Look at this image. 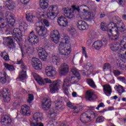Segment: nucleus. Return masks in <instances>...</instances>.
I'll list each match as a JSON object with an SVG mask.
<instances>
[{
    "instance_id": "f257e3e1",
    "label": "nucleus",
    "mask_w": 126,
    "mask_h": 126,
    "mask_svg": "<svg viewBox=\"0 0 126 126\" xmlns=\"http://www.w3.org/2000/svg\"><path fill=\"white\" fill-rule=\"evenodd\" d=\"M1 9L2 7L0 6V32H8L6 33L7 35H12L10 37H14V40H15L18 43V42H21L22 41L21 30L18 28H15L12 31V30L10 28V26H13L14 23H15L14 17L12 14L7 12L5 14L6 20L3 19V13L1 12Z\"/></svg>"
},
{
    "instance_id": "f03ea898",
    "label": "nucleus",
    "mask_w": 126,
    "mask_h": 126,
    "mask_svg": "<svg viewBox=\"0 0 126 126\" xmlns=\"http://www.w3.org/2000/svg\"><path fill=\"white\" fill-rule=\"evenodd\" d=\"M100 29L102 31H107L108 33L109 39L113 41L119 39V32H125L126 31V26L122 21H118L117 24L114 22H110L108 25H106L105 23H101Z\"/></svg>"
},
{
    "instance_id": "7ed1b4c3",
    "label": "nucleus",
    "mask_w": 126,
    "mask_h": 126,
    "mask_svg": "<svg viewBox=\"0 0 126 126\" xmlns=\"http://www.w3.org/2000/svg\"><path fill=\"white\" fill-rule=\"evenodd\" d=\"M71 72L75 77L68 76L65 78L62 86V89L64 91H67V88H68L71 84H76L81 79L80 74H79V72L77 70V69L72 68L71 69Z\"/></svg>"
},
{
    "instance_id": "20e7f679",
    "label": "nucleus",
    "mask_w": 126,
    "mask_h": 126,
    "mask_svg": "<svg viewBox=\"0 0 126 126\" xmlns=\"http://www.w3.org/2000/svg\"><path fill=\"white\" fill-rule=\"evenodd\" d=\"M63 41L59 44V53L62 56H68L71 52V47H70V45L68 44L69 38L66 37L64 38L63 39Z\"/></svg>"
},
{
    "instance_id": "39448f33",
    "label": "nucleus",
    "mask_w": 126,
    "mask_h": 126,
    "mask_svg": "<svg viewBox=\"0 0 126 126\" xmlns=\"http://www.w3.org/2000/svg\"><path fill=\"white\" fill-rule=\"evenodd\" d=\"M96 117H97V114L93 111H88L81 114L80 121H81L83 124H86L87 123H90V122L94 120Z\"/></svg>"
},
{
    "instance_id": "423d86ee",
    "label": "nucleus",
    "mask_w": 126,
    "mask_h": 126,
    "mask_svg": "<svg viewBox=\"0 0 126 126\" xmlns=\"http://www.w3.org/2000/svg\"><path fill=\"white\" fill-rule=\"evenodd\" d=\"M48 10L47 14L48 18L54 20L59 14V7L57 5H51L48 8Z\"/></svg>"
},
{
    "instance_id": "0eeeda50",
    "label": "nucleus",
    "mask_w": 126,
    "mask_h": 126,
    "mask_svg": "<svg viewBox=\"0 0 126 126\" xmlns=\"http://www.w3.org/2000/svg\"><path fill=\"white\" fill-rule=\"evenodd\" d=\"M61 82L59 81H55L49 85V88L51 93L54 94L56 92H59L61 88Z\"/></svg>"
},
{
    "instance_id": "6e6552de",
    "label": "nucleus",
    "mask_w": 126,
    "mask_h": 126,
    "mask_svg": "<svg viewBox=\"0 0 126 126\" xmlns=\"http://www.w3.org/2000/svg\"><path fill=\"white\" fill-rule=\"evenodd\" d=\"M14 36H9L7 37H5L4 38V41L7 42V46L10 50H15V48H16L15 43L13 42V40L14 39Z\"/></svg>"
},
{
    "instance_id": "1a4fd4ad",
    "label": "nucleus",
    "mask_w": 126,
    "mask_h": 126,
    "mask_svg": "<svg viewBox=\"0 0 126 126\" xmlns=\"http://www.w3.org/2000/svg\"><path fill=\"white\" fill-rule=\"evenodd\" d=\"M45 73L48 77H55L57 74V70L55 67L48 66L45 68Z\"/></svg>"
},
{
    "instance_id": "9d476101",
    "label": "nucleus",
    "mask_w": 126,
    "mask_h": 126,
    "mask_svg": "<svg viewBox=\"0 0 126 126\" xmlns=\"http://www.w3.org/2000/svg\"><path fill=\"white\" fill-rule=\"evenodd\" d=\"M0 93L2 94L3 100L6 103H8L10 101V93L8 92V89L3 88L1 91H0Z\"/></svg>"
},
{
    "instance_id": "9b49d317",
    "label": "nucleus",
    "mask_w": 126,
    "mask_h": 126,
    "mask_svg": "<svg viewBox=\"0 0 126 126\" xmlns=\"http://www.w3.org/2000/svg\"><path fill=\"white\" fill-rule=\"evenodd\" d=\"M50 37L54 43L58 44L60 41V32L58 30L52 31L50 33Z\"/></svg>"
},
{
    "instance_id": "f8f14e48",
    "label": "nucleus",
    "mask_w": 126,
    "mask_h": 126,
    "mask_svg": "<svg viewBox=\"0 0 126 126\" xmlns=\"http://www.w3.org/2000/svg\"><path fill=\"white\" fill-rule=\"evenodd\" d=\"M60 71L61 75H66L69 71V66L66 63L61 64L60 67Z\"/></svg>"
},
{
    "instance_id": "ddd939ff",
    "label": "nucleus",
    "mask_w": 126,
    "mask_h": 126,
    "mask_svg": "<svg viewBox=\"0 0 126 126\" xmlns=\"http://www.w3.org/2000/svg\"><path fill=\"white\" fill-rule=\"evenodd\" d=\"M35 31L39 36H45L48 33V30L44 26H37L35 28Z\"/></svg>"
},
{
    "instance_id": "4468645a",
    "label": "nucleus",
    "mask_w": 126,
    "mask_h": 126,
    "mask_svg": "<svg viewBox=\"0 0 126 126\" xmlns=\"http://www.w3.org/2000/svg\"><path fill=\"white\" fill-rule=\"evenodd\" d=\"M32 66L34 69H36L37 70L42 69V63L38 58H33L32 59Z\"/></svg>"
},
{
    "instance_id": "2eb2a0df",
    "label": "nucleus",
    "mask_w": 126,
    "mask_h": 126,
    "mask_svg": "<svg viewBox=\"0 0 126 126\" xmlns=\"http://www.w3.org/2000/svg\"><path fill=\"white\" fill-rule=\"evenodd\" d=\"M28 40L30 43L33 44V45H36L37 43H39V37L35 35L33 32H30Z\"/></svg>"
},
{
    "instance_id": "dca6fc26",
    "label": "nucleus",
    "mask_w": 126,
    "mask_h": 126,
    "mask_svg": "<svg viewBox=\"0 0 126 126\" xmlns=\"http://www.w3.org/2000/svg\"><path fill=\"white\" fill-rule=\"evenodd\" d=\"M74 11H75V10H74L73 8L72 9L68 8V7L64 8V15L69 19H72L74 17V14H73Z\"/></svg>"
},
{
    "instance_id": "f3484780",
    "label": "nucleus",
    "mask_w": 126,
    "mask_h": 126,
    "mask_svg": "<svg viewBox=\"0 0 126 126\" xmlns=\"http://www.w3.org/2000/svg\"><path fill=\"white\" fill-rule=\"evenodd\" d=\"M96 13L88 12L83 15V19L88 20V21H93L95 19Z\"/></svg>"
},
{
    "instance_id": "a211bd4d",
    "label": "nucleus",
    "mask_w": 126,
    "mask_h": 126,
    "mask_svg": "<svg viewBox=\"0 0 126 126\" xmlns=\"http://www.w3.org/2000/svg\"><path fill=\"white\" fill-rule=\"evenodd\" d=\"M20 113L22 116H30V107L27 105H22L21 107Z\"/></svg>"
},
{
    "instance_id": "6ab92c4d",
    "label": "nucleus",
    "mask_w": 126,
    "mask_h": 126,
    "mask_svg": "<svg viewBox=\"0 0 126 126\" xmlns=\"http://www.w3.org/2000/svg\"><path fill=\"white\" fill-rule=\"evenodd\" d=\"M38 54L39 59L42 61H46L48 57V53L46 52V50L42 48H39L38 51Z\"/></svg>"
},
{
    "instance_id": "aec40b11",
    "label": "nucleus",
    "mask_w": 126,
    "mask_h": 126,
    "mask_svg": "<svg viewBox=\"0 0 126 126\" xmlns=\"http://www.w3.org/2000/svg\"><path fill=\"white\" fill-rule=\"evenodd\" d=\"M1 123L6 126H9L12 123V119L10 115H4L1 118Z\"/></svg>"
},
{
    "instance_id": "412c9836",
    "label": "nucleus",
    "mask_w": 126,
    "mask_h": 126,
    "mask_svg": "<svg viewBox=\"0 0 126 126\" xmlns=\"http://www.w3.org/2000/svg\"><path fill=\"white\" fill-rule=\"evenodd\" d=\"M86 99L88 101H95L97 99V95L94 92L88 91L86 92Z\"/></svg>"
},
{
    "instance_id": "4be33fe9",
    "label": "nucleus",
    "mask_w": 126,
    "mask_h": 126,
    "mask_svg": "<svg viewBox=\"0 0 126 126\" xmlns=\"http://www.w3.org/2000/svg\"><path fill=\"white\" fill-rule=\"evenodd\" d=\"M57 22L59 26H61V27H66L68 25V21L63 17H59Z\"/></svg>"
},
{
    "instance_id": "5701e85b",
    "label": "nucleus",
    "mask_w": 126,
    "mask_h": 126,
    "mask_svg": "<svg viewBox=\"0 0 126 126\" xmlns=\"http://www.w3.org/2000/svg\"><path fill=\"white\" fill-rule=\"evenodd\" d=\"M77 28L79 30L83 31V30H86V29H88V24L85 22L84 21L80 20L78 21L77 23Z\"/></svg>"
},
{
    "instance_id": "b1692460",
    "label": "nucleus",
    "mask_w": 126,
    "mask_h": 126,
    "mask_svg": "<svg viewBox=\"0 0 126 126\" xmlns=\"http://www.w3.org/2000/svg\"><path fill=\"white\" fill-rule=\"evenodd\" d=\"M72 8L74 10H77L78 12H81V10H83L84 13L85 14L86 12L88 11V9H89V7L85 5H82L78 6L77 7H75V6H73Z\"/></svg>"
},
{
    "instance_id": "393cba45",
    "label": "nucleus",
    "mask_w": 126,
    "mask_h": 126,
    "mask_svg": "<svg viewBox=\"0 0 126 126\" xmlns=\"http://www.w3.org/2000/svg\"><path fill=\"white\" fill-rule=\"evenodd\" d=\"M52 105L51 99L44 98L42 101V107L43 109H49Z\"/></svg>"
},
{
    "instance_id": "a878e982",
    "label": "nucleus",
    "mask_w": 126,
    "mask_h": 126,
    "mask_svg": "<svg viewBox=\"0 0 126 126\" xmlns=\"http://www.w3.org/2000/svg\"><path fill=\"white\" fill-rule=\"evenodd\" d=\"M33 76L39 85L40 86H43V85H45V81H44V80L42 78V77H41V76H40V75H38V74L36 73H33Z\"/></svg>"
},
{
    "instance_id": "bb28decb",
    "label": "nucleus",
    "mask_w": 126,
    "mask_h": 126,
    "mask_svg": "<svg viewBox=\"0 0 126 126\" xmlns=\"http://www.w3.org/2000/svg\"><path fill=\"white\" fill-rule=\"evenodd\" d=\"M103 92L106 96H110L112 94V87L109 84H105L102 86Z\"/></svg>"
},
{
    "instance_id": "cd10ccee",
    "label": "nucleus",
    "mask_w": 126,
    "mask_h": 126,
    "mask_svg": "<svg viewBox=\"0 0 126 126\" xmlns=\"http://www.w3.org/2000/svg\"><path fill=\"white\" fill-rule=\"evenodd\" d=\"M26 77H27V75L26 74V70L23 69L22 71L19 72V76L17 78L16 80H17V81H21L22 80L26 79Z\"/></svg>"
},
{
    "instance_id": "c85d7f7f",
    "label": "nucleus",
    "mask_w": 126,
    "mask_h": 126,
    "mask_svg": "<svg viewBox=\"0 0 126 126\" xmlns=\"http://www.w3.org/2000/svg\"><path fill=\"white\" fill-rule=\"evenodd\" d=\"M120 45L121 48L120 49V52H124V50H126V37L123 36L121 38Z\"/></svg>"
},
{
    "instance_id": "c756f323",
    "label": "nucleus",
    "mask_w": 126,
    "mask_h": 126,
    "mask_svg": "<svg viewBox=\"0 0 126 126\" xmlns=\"http://www.w3.org/2000/svg\"><path fill=\"white\" fill-rule=\"evenodd\" d=\"M93 47L96 50V51H99V50H101V48L102 47H104L103 45V42L102 41H100V40L95 41L93 44Z\"/></svg>"
},
{
    "instance_id": "7c9ffc66",
    "label": "nucleus",
    "mask_w": 126,
    "mask_h": 126,
    "mask_svg": "<svg viewBox=\"0 0 126 126\" xmlns=\"http://www.w3.org/2000/svg\"><path fill=\"white\" fill-rule=\"evenodd\" d=\"M33 119L35 122H41L43 120V113L36 112L33 115Z\"/></svg>"
},
{
    "instance_id": "2f4dec72",
    "label": "nucleus",
    "mask_w": 126,
    "mask_h": 126,
    "mask_svg": "<svg viewBox=\"0 0 126 126\" xmlns=\"http://www.w3.org/2000/svg\"><path fill=\"white\" fill-rule=\"evenodd\" d=\"M120 47L121 45L118 42H115L110 45V49L112 52H117L120 49Z\"/></svg>"
},
{
    "instance_id": "473e14b6",
    "label": "nucleus",
    "mask_w": 126,
    "mask_h": 126,
    "mask_svg": "<svg viewBox=\"0 0 126 126\" xmlns=\"http://www.w3.org/2000/svg\"><path fill=\"white\" fill-rule=\"evenodd\" d=\"M115 90L118 92L119 95H122L124 92H125V89L124 87L121 85H116L114 87Z\"/></svg>"
},
{
    "instance_id": "72a5a7b5",
    "label": "nucleus",
    "mask_w": 126,
    "mask_h": 126,
    "mask_svg": "<svg viewBox=\"0 0 126 126\" xmlns=\"http://www.w3.org/2000/svg\"><path fill=\"white\" fill-rule=\"evenodd\" d=\"M6 6L8 8L9 10H11V9H14L15 8V5L12 2L11 0H7L5 1Z\"/></svg>"
},
{
    "instance_id": "f704fd0d",
    "label": "nucleus",
    "mask_w": 126,
    "mask_h": 126,
    "mask_svg": "<svg viewBox=\"0 0 126 126\" xmlns=\"http://www.w3.org/2000/svg\"><path fill=\"white\" fill-rule=\"evenodd\" d=\"M85 68L86 70V71L85 70H84L85 73H86L87 71H89V70L90 71H92V70L93 69V65H92V64L91 63H87Z\"/></svg>"
},
{
    "instance_id": "c9c22d12",
    "label": "nucleus",
    "mask_w": 126,
    "mask_h": 126,
    "mask_svg": "<svg viewBox=\"0 0 126 126\" xmlns=\"http://www.w3.org/2000/svg\"><path fill=\"white\" fill-rule=\"evenodd\" d=\"M1 74L3 77H0V82L2 84H4L6 82V73L3 71L1 73Z\"/></svg>"
},
{
    "instance_id": "e433bc0d",
    "label": "nucleus",
    "mask_w": 126,
    "mask_h": 126,
    "mask_svg": "<svg viewBox=\"0 0 126 126\" xmlns=\"http://www.w3.org/2000/svg\"><path fill=\"white\" fill-rule=\"evenodd\" d=\"M88 84L92 87V88H94L95 89V88H97V86H96V85L95 84V83L94 82V81L91 79H89L87 80Z\"/></svg>"
},
{
    "instance_id": "4c0bfd02",
    "label": "nucleus",
    "mask_w": 126,
    "mask_h": 126,
    "mask_svg": "<svg viewBox=\"0 0 126 126\" xmlns=\"http://www.w3.org/2000/svg\"><path fill=\"white\" fill-rule=\"evenodd\" d=\"M39 5L40 7L42 8H44V9L47 8L48 6H49V4L48 2L45 0L40 1Z\"/></svg>"
},
{
    "instance_id": "58836bf2",
    "label": "nucleus",
    "mask_w": 126,
    "mask_h": 126,
    "mask_svg": "<svg viewBox=\"0 0 126 126\" xmlns=\"http://www.w3.org/2000/svg\"><path fill=\"white\" fill-rule=\"evenodd\" d=\"M103 70L104 71H107V70H109V71H111L112 65L109 63H105L103 65Z\"/></svg>"
},
{
    "instance_id": "ea45409f",
    "label": "nucleus",
    "mask_w": 126,
    "mask_h": 126,
    "mask_svg": "<svg viewBox=\"0 0 126 126\" xmlns=\"http://www.w3.org/2000/svg\"><path fill=\"white\" fill-rule=\"evenodd\" d=\"M52 59L53 63H56L57 65L61 62L60 58L55 55H52Z\"/></svg>"
},
{
    "instance_id": "a19ab883",
    "label": "nucleus",
    "mask_w": 126,
    "mask_h": 126,
    "mask_svg": "<svg viewBox=\"0 0 126 126\" xmlns=\"http://www.w3.org/2000/svg\"><path fill=\"white\" fill-rule=\"evenodd\" d=\"M34 17H35V16H34L32 14H26V19L27 21L29 22H33Z\"/></svg>"
},
{
    "instance_id": "79ce46f5",
    "label": "nucleus",
    "mask_w": 126,
    "mask_h": 126,
    "mask_svg": "<svg viewBox=\"0 0 126 126\" xmlns=\"http://www.w3.org/2000/svg\"><path fill=\"white\" fill-rule=\"evenodd\" d=\"M17 64H21V68H22V69L26 70V66H25V64L23 63V60L22 59H21L20 60H17Z\"/></svg>"
},
{
    "instance_id": "37998d69",
    "label": "nucleus",
    "mask_w": 126,
    "mask_h": 126,
    "mask_svg": "<svg viewBox=\"0 0 126 126\" xmlns=\"http://www.w3.org/2000/svg\"><path fill=\"white\" fill-rule=\"evenodd\" d=\"M4 66L7 69H8V70H9L10 71H13V70H14V67L12 65L5 63Z\"/></svg>"
},
{
    "instance_id": "c03bdc74",
    "label": "nucleus",
    "mask_w": 126,
    "mask_h": 126,
    "mask_svg": "<svg viewBox=\"0 0 126 126\" xmlns=\"http://www.w3.org/2000/svg\"><path fill=\"white\" fill-rule=\"evenodd\" d=\"M64 108V106L61 105V102L60 101L56 103V110H63Z\"/></svg>"
},
{
    "instance_id": "a18cd8bd",
    "label": "nucleus",
    "mask_w": 126,
    "mask_h": 126,
    "mask_svg": "<svg viewBox=\"0 0 126 126\" xmlns=\"http://www.w3.org/2000/svg\"><path fill=\"white\" fill-rule=\"evenodd\" d=\"M33 100H34V95L33 94H29L28 103L31 104Z\"/></svg>"
},
{
    "instance_id": "49530a36",
    "label": "nucleus",
    "mask_w": 126,
    "mask_h": 126,
    "mask_svg": "<svg viewBox=\"0 0 126 126\" xmlns=\"http://www.w3.org/2000/svg\"><path fill=\"white\" fill-rule=\"evenodd\" d=\"M68 31L71 35H74V34L76 33V30L73 27H71L70 29H68Z\"/></svg>"
},
{
    "instance_id": "de8ad7c7",
    "label": "nucleus",
    "mask_w": 126,
    "mask_h": 126,
    "mask_svg": "<svg viewBox=\"0 0 126 126\" xmlns=\"http://www.w3.org/2000/svg\"><path fill=\"white\" fill-rule=\"evenodd\" d=\"M82 53L83 55H84L86 59H88V55H87V52H86V48H85V47H82Z\"/></svg>"
},
{
    "instance_id": "09e8293b",
    "label": "nucleus",
    "mask_w": 126,
    "mask_h": 126,
    "mask_svg": "<svg viewBox=\"0 0 126 126\" xmlns=\"http://www.w3.org/2000/svg\"><path fill=\"white\" fill-rule=\"evenodd\" d=\"M73 113L74 114H78L80 112V107L77 106H74L73 108Z\"/></svg>"
},
{
    "instance_id": "8fccbe9b",
    "label": "nucleus",
    "mask_w": 126,
    "mask_h": 126,
    "mask_svg": "<svg viewBox=\"0 0 126 126\" xmlns=\"http://www.w3.org/2000/svg\"><path fill=\"white\" fill-rule=\"evenodd\" d=\"M28 26V25L24 22H22L19 25L20 29H25V27H27Z\"/></svg>"
},
{
    "instance_id": "3c124183",
    "label": "nucleus",
    "mask_w": 126,
    "mask_h": 126,
    "mask_svg": "<svg viewBox=\"0 0 126 126\" xmlns=\"http://www.w3.org/2000/svg\"><path fill=\"white\" fill-rule=\"evenodd\" d=\"M42 23L46 26V27H50V22L47 19H43L42 20Z\"/></svg>"
},
{
    "instance_id": "603ef678",
    "label": "nucleus",
    "mask_w": 126,
    "mask_h": 126,
    "mask_svg": "<svg viewBox=\"0 0 126 126\" xmlns=\"http://www.w3.org/2000/svg\"><path fill=\"white\" fill-rule=\"evenodd\" d=\"M118 80H119V81H121V82H123V83H125V84H126V79L125 77L120 76L118 78Z\"/></svg>"
},
{
    "instance_id": "864d4df0",
    "label": "nucleus",
    "mask_w": 126,
    "mask_h": 126,
    "mask_svg": "<svg viewBox=\"0 0 126 126\" xmlns=\"http://www.w3.org/2000/svg\"><path fill=\"white\" fill-rule=\"evenodd\" d=\"M100 42H102L103 47H105V46H107V44H108V41H107V39L105 38H102Z\"/></svg>"
},
{
    "instance_id": "5fc2aeb1",
    "label": "nucleus",
    "mask_w": 126,
    "mask_h": 126,
    "mask_svg": "<svg viewBox=\"0 0 126 126\" xmlns=\"http://www.w3.org/2000/svg\"><path fill=\"white\" fill-rule=\"evenodd\" d=\"M113 74L115 76H119L121 74V71L119 70H113Z\"/></svg>"
},
{
    "instance_id": "6e6d98bb",
    "label": "nucleus",
    "mask_w": 126,
    "mask_h": 126,
    "mask_svg": "<svg viewBox=\"0 0 126 126\" xmlns=\"http://www.w3.org/2000/svg\"><path fill=\"white\" fill-rule=\"evenodd\" d=\"M96 122L97 123H102V122H104V118L103 117H99L96 118Z\"/></svg>"
},
{
    "instance_id": "4d7b16f0",
    "label": "nucleus",
    "mask_w": 126,
    "mask_h": 126,
    "mask_svg": "<svg viewBox=\"0 0 126 126\" xmlns=\"http://www.w3.org/2000/svg\"><path fill=\"white\" fill-rule=\"evenodd\" d=\"M67 106L68 107V108H70V109H73L74 107L72 105V103L70 102V101H68L67 102Z\"/></svg>"
},
{
    "instance_id": "13d9d810",
    "label": "nucleus",
    "mask_w": 126,
    "mask_h": 126,
    "mask_svg": "<svg viewBox=\"0 0 126 126\" xmlns=\"http://www.w3.org/2000/svg\"><path fill=\"white\" fill-rule=\"evenodd\" d=\"M102 107H105V105L103 102L100 103L97 107H96V110H99V109Z\"/></svg>"
},
{
    "instance_id": "bf43d9fd",
    "label": "nucleus",
    "mask_w": 126,
    "mask_h": 126,
    "mask_svg": "<svg viewBox=\"0 0 126 126\" xmlns=\"http://www.w3.org/2000/svg\"><path fill=\"white\" fill-rule=\"evenodd\" d=\"M7 53H6V52L4 51L3 52H1L0 54V57L1 58H3V57H5V56H7Z\"/></svg>"
},
{
    "instance_id": "052dcab7",
    "label": "nucleus",
    "mask_w": 126,
    "mask_h": 126,
    "mask_svg": "<svg viewBox=\"0 0 126 126\" xmlns=\"http://www.w3.org/2000/svg\"><path fill=\"white\" fill-rule=\"evenodd\" d=\"M120 5H125V2L124 0H119L117 1Z\"/></svg>"
},
{
    "instance_id": "680f3d73",
    "label": "nucleus",
    "mask_w": 126,
    "mask_h": 126,
    "mask_svg": "<svg viewBox=\"0 0 126 126\" xmlns=\"http://www.w3.org/2000/svg\"><path fill=\"white\" fill-rule=\"evenodd\" d=\"M3 59L4 61H9V56H8V54H7L5 57H3Z\"/></svg>"
},
{
    "instance_id": "e2e57ef3",
    "label": "nucleus",
    "mask_w": 126,
    "mask_h": 126,
    "mask_svg": "<svg viewBox=\"0 0 126 126\" xmlns=\"http://www.w3.org/2000/svg\"><path fill=\"white\" fill-rule=\"evenodd\" d=\"M30 126H37V122L34 123L33 122H32L30 123Z\"/></svg>"
},
{
    "instance_id": "0e129e2a",
    "label": "nucleus",
    "mask_w": 126,
    "mask_h": 126,
    "mask_svg": "<svg viewBox=\"0 0 126 126\" xmlns=\"http://www.w3.org/2000/svg\"><path fill=\"white\" fill-rule=\"evenodd\" d=\"M44 80L46 83H52V81L49 78H45Z\"/></svg>"
},
{
    "instance_id": "69168bd1",
    "label": "nucleus",
    "mask_w": 126,
    "mask_h": 126,
    "mask_svg": "<svg viewBox=\"0 0 126 126\" xmlns=\"http://www.w3.org/2000/svg\"><path fill=\"white\" fill-rule=\"evenodd\" d=\"M21 49V51L22 52V56L23 58H24V56H25V52H24V51L23 50V48H22V47H20Z\"/></svg>"
},
{
    "instance_id": "338daca9",
    "label": "nucleus",
    "mask_w": 126,
    "mask_h": 126,
    "mask_svg": "<svg viewBox=\"0 0 126 126\" xmlns=\"http://www.w3.org/2000/svg\"><path fill=\"white\" fill-rule=\"evenodd\" d=\"M72 96L74 97H77V93H76L75 92H73L72 93Z\"/></svg>"
},
{
    "instance_id": "774afa93",
    "label": "nucleus",
    "mask_w": 126,
    "mask_h": 126,
    "mask_svg": "<svg viewBox=\"0 0 126 126\" xmlns=\"http://www.w3.org/2000/svg\"><path fill=\"white\" fill-rule=\"evenodd\" d=\"M37 126H44V124L41 122H37Z\"/></svg>"
}]
</instances>
